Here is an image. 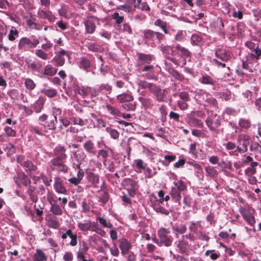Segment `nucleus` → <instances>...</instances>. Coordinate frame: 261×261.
Segmentation results:
<instances>
[{"mask_svg":"<svg viewBox=\"0 0 261 261\" xmlns=\"http://www.w3.org/2000/svg\"><path fill=\"white\" fill-rule=\"evenodd\" d=\"M215 57L223 62H227L230 60L232 54L231 52L224 48H217L215 50Z\"/></svg>","mask_w":261,"mask_h":261,"instance_id":"14","label":"nucleus"},{"mask_svg":"<svg viewBox=\"0 0 261 261\" xmlns=\"http://www.w3.org/2000/svg\"><path fill=\"white\" fill-rule=\"evenodd\" d=\"M83 148L86 153L90 156L96 154V148L94 143L91 140L86 141L83 144Z\"/></svg>","mask_w":261,"mask_h":261,"instance_id":"19","label":"nucleus"},{"mask_svg":"<svg viewBox=\"0 0 261 261\" xmlns=\"http://www.w3.org/2000/svg\"><path fill=\"white\" fill-rule=\"evenodd\" d=\"M86 174L88 180L91 183L93 187H96L99 182V176L93 173L90 170H87Z\"/></svg>","mask_w":261,"mask_h":261,"instance_id":"31","label":"nucleus"},{"mask_svg":"<svg viewBox=\"0 0 261 261\" xmlns=\"http://www.w3.org/2000/svg\"><path fill=\"white\" fill-rule=\"evenodd\" d=\"M204 101L207 103V106H210L212 107H217V101L211 95H206V98L204 99Z\"/></svg>","mask_w":261,"mask_h":261,"instance_id":"58","label":"nucleus"},{"mask_svg":"<svg viewBox=\"0 0 261 261\" xmlns=\"http://www.w3.org/2000/svg\"><path fill=\"white\" fill-rule=\"evenodd\" d=\"M65 57L69 58V54L65 49H61L53 59L55 62L56 66H62L64 65L65 63Z\"/></svg>","mask_w":261,"mask_h":261,"instance_id":"16","label":"nucleus"},{"mask_svg":"<svg viewBox=\"0 0 261 261\" xmlns=\"http://www.w3.org/2000/svg\"><path fill=\"white\" fill-rule=\"evenodd\" d=\"M205 256L210 255V258L213 260H217L220 256V253L219 251H216L215 250H207L205 252Z\"/></svg>","mask_w":261,"mask_h":261,"instance_id":"55","label":"nucleus"},{"mask_svg":"<svg viewBox=\"0 0 261 261\" xmlns=\"http://www.w3.org/2000/svg\"><path fill=\"white\" fill-rule=\"evenodd\" d=\"M77 226L81 231H86L91 230L92 223L89 220H85L83 221L78 222Z\"/></svg>","mask_w":261,"mask_h":261,"instance_id":"45","label":"nucleus"},{"mask_svg":"<svg viewBox=\"0 0 261 261\" xmlns=\"http://www.w3.org/2000/svg\"><path fill=\"white\" fill-rule=\"evenodd\" d=\"M66 150L64 146L60 145L56 146L54 150V154L55 156V158L66 160L67 158Z\"/></svg>","mask_w":261,"mask_h":261,"instance_id":"32","label":"nucleus"},{"mask_svg":"<svg viewBox=\"0 0 261 261\" xmlns=\"http://www.w3.org/2000/svg\"><path fill=\"white\" fill-rule=\"evenodd\" d=\"M143 38L148 42L160 43L165 38V35L159 32H155L151 29H145L143 31Z\"/></svg>","mask_w":261,"mask_h":261,"instance_id":"9","label":"nucleus"},{"mask_svg":"<svg viewBox=\"0 0 261 261\" xmlns=\"http://www.w3.org/2000/svg\"><path fill=\"white\" fill-rule=\"evenodd\" d=\"M174 175L175 181L173 183L174 185L173 187L181 192L186 191L187 189V187L185 183L180 179H178L176 175Z\"/></svg>","mask_w":261,"mask_h":261,"instance_id":"40","label":"nucleus"},{"mask_svg":"<svg viewBox=\"0 0 261 261\" xmlns=\"http://www.w3.org/2000/svg\"><path fill=\"white\" fill-rule=\"evenodd\" d=\"M35 55L43 60H46L48 59V56L47 53L44 52L41 49H38L35 50Z\"/></svg>","mask_w":261,"mask_h":261,"instance_id":"63","label":"nucleus"},{"mask_svg":"<svg viewBox=\"0 0 261 261\" xmlns=\"http://www.w3.org/2000/svg\"><path fill=\"white\" fill-rule=\"evenodd\" d=\"M199 81L202 84L211 86L216 85L217 83V81L214 78L205 73L202 75Z\"/></svg>","mask_w":261,"mask_h":261,"instance_id":"37","label":"nucleus"},{"mask_svg":"<svg viewBox=\"0 0 261 261\" xmlns=\"http://www.w3.org/2000/svg\"><path fill=\"white\" fill-rule=\"evenodd\" d=\"M121 185L124 189L126 190L127 194L131 197H134L139 189L138 181L130 178H125L123 179Z\"/></svg>","mask_w":261,"mask_h":261,"instance_id":"8","label":"nucleus"},{"mask_svg":"<svg viewBox=\"0 0 261 261\" xmlns=\"http://www.w3.org/2000/svg\"><path fill=\"white\" fill-rule=\"evenodd\" d=\"M135 8H137L144 11H149L150 7L146 2H142L141 0L137 1V5L135 6Z\"/></svg>","mask_w":261,"mask_h":261,"instance_id":"57","label":"nucleus"},{"mask_svg":"<svg viewBox=\"0 0 261 261\" xmlns=\"http://www.w3.org/2000/svg\"><path fill=\"white\" fill-rule=\"evenodd\" d=\"M157 233L161 245L166 247H170L172 245L173 238L170 234L171 231L169 228L161 227L158 230Z\"/></svg>","mask_w":261,"mask_h":261,"instance_id":"6","label":"nucleus"},{"mask_svg":"<svg viewBox=\"0 0 261 261\" xmlns=\"http://www.w3.org/2000/svg\"><path fill=\"white\" fill-rule=\"evenodd\" d=\"M65 159L54 158L49 162V169L51 171L57 170L59 172L66 173L68 168L65 164Z\"/></svg>","mask_w":261,"mask_h":261,"instance_id":"11","label":"nucleus"},{"mask_svg":"<svg viewBox=\"0 0 261 261\" xmlns=\"http://www.w3.org/2000/svg\"><path fill=\"white\" fill-rule=\"evenodd\" d=\"M168 71L169 73L173 76L176 80L182 82L185 80L184 75L174 68H169Z\"/></svg>","mask_w":261,"mask_h":261,"instance_id":"48","label":"nucleus"},{"mask_svg":"<svg viewBox=\"0 0 261 261\" xmlns=\"http://www.w3.org/2000/svg\"><path fill=\"white\" fill-rule=\"evenodd\" d=\"M85 46L89 51L93 53H101L103 51V48L97 43L87 42Z\"/></svg>","mask_w":261,"mask_h":261,"instance_id":"34","label":"nucleus"},{"mask_svg":"<svg viewBox=\"0 0 261 261\" xmlns=\"http://www.w3.org/2000/svg\"><path fill=\"white\" fill-rule=\"evenodd\" d=\"M39 43V39L35 35H32L30 37H22L18 41L17 48L21 52L28 51L35 48Z\"/></svg>","mask_w":261,"mask_h":261,"instance_id":"3","label":"nucleus"},{"mask_svg":"<svg viewBox=\"0 0 261 261\" xmlns=\"http://www.w3.org/2000/svg\"><path fill=\"white\" fill-rule=\"evenodd\" d=\"M155 26L160 27L164 32L165 34H168L169 31L167 28V23L161 19H157L154 22Z\"/></svg>","mask_w":261,"mask_h":261,"instance_id":"54","label":"nucleus"},{"mask_svg":"<svg viewBox=\"0 0 261 261\" xmlns=\"http://www.w3.org/2000/svg\"><path fill=\"white\" fill-rule=\"evenodd\" d=\"M250 139V136L246 134H241L237 138V149L233 151L229 152L230 155H238L239 153L243 154L248 150V145Z\"/></svg>","mask_w":261,"mask_h":261,"instance_id":"4","label":"nucleus"},{"mask_svg":"<svg viewBox=\"0 0 261 261\" xmlns=\"http://www.w3.org/2000/svg\"><path fill=\"white\" fill-rule=\"evenodd\" d=\"M154 68V66L152 65H147L143 66L141 69L142 71H148V72L143 74V76L147 80L156 81L158 76L152 71Z\"/></svg>","mask_w":261,"mask_h":261,"instance_id":"21","label":"nucleus"},{"mask_svg":"<svg viewBox=\"0 0 261 261\" xmlns=\"http://www.w3.org/2000/svg\"><path fill=\"white\" fill-rule=\"evenodd\" d=\"M106 108L109 113L113 116L115 117L121 116V113L117 108L112 106L109 104L106 105Z\"/></svg>","mask_w":261,"mask_h":261,"instance_id":"51","label":"nucleus"},{"mask_svg":"<svg viewBox=\"0 0 261 261\" xmlns=\"http://www.w3.org/2000/svg\"><path fill=\"white\" fill-rule=\"evenodd\" d=\"M73 88L75 93L79 94L83 97H85L88 95H90L91 97H96L97 96V93L95 88L80 86L74 83L73 85Z\"/></svg>","mask_w":261,"mask_h":261,"instance_id":"10","label":"nucleus"},{"mask_svg":"<svg viewBox=\"0 0 261 261\" xmlns=\"http://www.w3.org/2000/svg\"><path fill=\"white\" fill-rule=\"evenodd\" d=\"M261 56V49L258 47V45L256 48L253 49L251 54V57L258 60Z\"/></svg>","mask_w":261,"mask_h":261,"instance_id":"64","label":"nucleus"},{"mask_svg":"<svg viewBox=\"0 0 261 261\" xmlns=\"http://www.w3.org/2000/svg\"><path fill=\"white\" fill-rule=\"evenodd\" d=\"M189 229L191 232L195 234L199 240L208 241L210 237L202 231L203 227L200 223V221H190Z\"/></svg>","mask_w":261,"mask_h":261,"instance_id":"7","label":"nucleus"},{"mask_svg":"<svg viewBox=\"0 0 261 261\" xmlns=\"http://www.w3.org/2000/svg\"><path fill=\"white\" fill-rule=\"evenodd\" d=\"M58 200L61 201V205L56 203L50 205V211L54 215L57 216H61L63 214L62 208L64 209L65 205L68 202V199L66 197H59Z\"/></svg>","mask_w":261,"mask_h":261,"instance_id":"13","label":"nucleus"},{"mask_svg":"<svg viewBox=\"0 0 261 261\" xmlns=\"http://www.w3.org/2000/svg\"><path fill=\"white\" fill-rule=\"evenodd\" d=\"M191 44L193 45L201 46L203 44L202 38L198 34H194L191 37Z\"/></svg>","mask_w":261,"mask_h":261,"instance_id":"46","label":"nucleus"},{"mask_svg":"<svg viewBox=\"0 0 261 261\" xmlns=\"http://www.w3.org/2000/svg\"><path fill=\"white\" fill-rule=\"evenodd\" d=\"M26 23L29 28L31 29H35L37 30H41L42 27L40 24L34 22L30 19H28L26 20Z\"/></svg>","mask_w":261,"mask_h":261,"instance_id":"59","label":"nucleus"},{"mask_svg":"<svg viewBox=\"0 0 261 261\" xmlns=\"http://www.w3.org/2000/svg\"><path fill=\"white\" fill-rule=\"evenodd\" d=\"M106 131L110 134L111 137L114 139H117L119 137V133L115 129L107 127Z\"/></svg>","mask_w":261,"mask_h":261,"instance_id":"62","label":"nucleus"},{"mask_svg":"<svg viewBox=\"0 0 261 261\" xmlns=\"http://www.w3.org/2000/svg\"><path fill=\"white\" fill-rule=\"evenodd\" d=\"M25 172L30 176L35 174L37 170V167L31 161L27 160L24 165L22 166Z\"/></svg>","mask_w":261,"mask_h":261,"instance_id":"28","label":"nucleus"},{"mask_svg":"<svg viewBox=\"0 0 261 261\" xmlns=\"http://www.w3.org/2000/svg\"><path fill=\"white\" fill-rule=\"evenodd\" d=\"M41 92L49 98L55 97L57 95V90L53 88H43Z\"/></svg>","mask_w":261,"mask_h":261,"instance_id":"53","label":"nucleus"},{"mask_svg":"<svg viewBox=\"0 0 261 261\" xmlns=\"http://www.w3.org/2000/svg\"><path fill=\"white\" fill-rule=\"evenodd\" d=\"M238 124L241 128L247 130L250 128L251 122L248 119L241 118L239 120Z\"/></svg>","mask_w":261,"mask_h":261,"instance_id":"50","label":"nucleus"},{"mask_svg":"<svg viewBox=\"0 0 261 261\" xmlns=\"http://www.w3.org/2000/svg\"><path fill=\"white\" fill-rule=\"evenodd\" d=\"M79 67L81 69L88 71L91 67V61L85 57H81L79 61Z\"/></svg>","mask_w":261,"mask_h":261,"instance_id":"38","label":"nucleus"},{"mask_svg":"<svg viewBox=\"0 0 261 261\" xmlns=\"http://www.w3.org/2000/svg\"><path fill=\"white\" fill-rule=\"evenodd\" d=\"M117 100L120 103L130 102L134 100V97L131 94L123 93L116 96Z\"/></svg>","mask_w":261,"mask_h":261,"instance_id":"41","label":"nucleus"},{"mask_svg":"<svg viewBox=\"0 0 261 261\" xmlns=\"http://www.w3.org/2000/svg\"><path fill=\"white\" fill-rule=\"evenodd\" d=\"M14 180L15 183L19 187H20L21 184L28 187L31 183L30 178L24 172L17 173V176L14 178Z\"/></svg>","mask_w":261,"mask_h":261,"instance_id":"18","label":"nucleus"},{"mask_svg":"<svg viewBox=\"0 0 261 261\" xmlns=\"http://www.w3.org/2000/svg\"><path fill=\"white\" fill-rule=\"evenodd\" d=\"M119 242L121 253L123 256H125L130 252L129 250L132 247V245L125 238L119 239Z\"/></svg>","mask_w":261,"mask_h":261,"instance_id":"20","label":"nucleus"},{"mask_svg":"<svg viewBox=\"0 0 261 261\" xmlns=\"http://www.w3.org/2000/svg\"><path fill=\"white\" fill-rule=\"evenodd\" d=\"M105 149H100L98 151V155L99 157L101 156L103 159V162L105 163L107 161V158L110 156H113L114 154L113 150L107 146H105Z\"/></svg>","mask_w":261,"mask_h":261,"instance_id":"30","label":"nucleus"},{"mask_svg":"<svg viewBox=\"0 0 261 261\" xmlns=\"http://www.w3.org/2000/svg\"><path fill=\"white\" fill-rule=\"evenodd\" d=\"M78 168L79 169V171L77 172V177H73L68 179V181L74 186H77L80 184L84 176V172L83 170L80 168V165H78Z\"/></svg>","mask_w":261,"mask_h":261,"instance_id":"33","label":"nucleus"},{"mask_svg":"<svg viewBox=\"0 0 261 261\" xmlns=\"http://www.w3.org/2000/svg\"><path fill=\"white\" fill-rule=\"evenodd\" d=\"M45 189L43 185L39 186L38 189H36L33 193L34 197L30 196V199L34 202L36 203L38 200V195H42L45 193Z\"/></svg>","mask_w":261,"mask_h":261,"instance_id":"43","label":"nucleus"},{"mask_svg":"<svg viewBox=\"0 0 261 261\" xmlns=\"http://www.w3.org/2000/svg\"><path fill=\"white\" fill-rule=\"evenodd\" d=\"M137 64L139 66H141L145 64H150L154 59L153 55L150 54H145L142 53H137Z\"/></svg>","mask_w":261,"mask_h":261,"instance_id":"17","label":"nucleus"},{"mask_svg":"<svg viewBox=\"0 0 261 261\" xmlns=\"http://www.w3.org/2000/svg\"><path fill=\"white\" fill-rule=\"evenodd\" d=\"M47 225L52 228L58 229L60 227L59 219L55 216L49 215L47 220Z\"/></svg>","mask_w":261,"mask_h":261,"instance_id":"35","label":"nucleus"},{"mask_svg":"<svg viewBox=\"0 0 261 261\" xmlns=\"http://www.w3.org/2000/svg\"><path fill=\"white\" fill-rule=\"evenodd\" d=\"M24 85L26 88L29 90H34L36 86L34 82L30 78H27L25 80Z\"/></svg>","mask_w":261,"mask_h":261,"instance_id":"61","label":"nucleus"},{"mask_svg":"<svg viewBox=\"0 0 261 261\" xmlns=\"http://www.w3.org/2000/svg\"><path fill=\"white\" fill-rule=\"evenodd\" d=\"M190 246V245L189 243L183 239L179 241L177 245V247L179 249L180 253H186L187 254Z\"/></svg>","mask_w":261,"mask_h":261,"instance_id":"42","label":"nucleus"},{"mask_svg":"<svg viewBox=\"0 0 261 261\" xmlns=\"http://www.w3.org/2000/svg\"><path fill=\"white\" fill-rule=\"evenodd\" d=\"M112 18L115 20V22L117 25H119L124 21V17L119 15L118 12H114L112 15Z\"/></svg>","mask_w":261,"mask_h":261,"instance_id":"60","label":"nucleus"},{"mask_svg":"<svg viewBox=\"0 0 261 261\" xmlns=\"http://www.w3.org/2000/svg\"><path fill=\"white\" fill-rule=\"evenodd\" d=\"M171 53L169 54L173 57H169L167 58L168 60L172 62L174 65L176 66H179V62L175 57H173L176 55H178V51L175 49V46H171L170 50Z\"/></svg>","mask_w":261,"mask_h":261,"instance_id":"49","label":"nucleus"},{"mask_svg":"<svg viewBox=\"0 0 261 261\" xmlns=\"http://www.w3.org/2000/svg\"><path fill=\"white\" fill-rule=\"evenodd\" d=\"M172 228L177 238L179 234H185L187 230L186 225L182 222L175 223Z\"/></svg>","mask_w":261,"mask_h":261,"instance_id":"22","label":"nucleus"},{"mask_svg":"<svg viewBox=\"0 0 261 261\" xmlns=\"http://www.w3.org/2000/svg\"><path fill=\"white\" fill-rule=\"evenodd\" d=\"M202 115L203 114L199 111H192L191 114L187 116V122L191 126L202 128L203 125V122L195 118V116L202 117Z\"/></svg>","mask_w":261,"mask_h":261,"instance_id":"12","label":"nucleus"},{"mask_svg":"<svg viewBox=\"0 0 261 261\" xmlns=\"http://www.w3.org/2000/svg\"><path fill=\"white\" fill-rule=\"evenodd\" d=\"M138 100L145 109H152L154 106L153 100L150 98L139 97Z\"/></svg>","mask_w":261,"mask_h":261,"instance_id":"36","label":"nucleus"},{"mask_svg":"<svg viewBox=\"0 0 261 261\" xmlns=\"http://www.w3.org/2000/svg\"><path fill=\"white\" fill-rule=\"evenodd\" d=\"M139 89H148L149 92L154 95L156 100L159 102H163L166 99V89H162L160 86L153 83L145 80H140L138 84Z\"/></svg>","mask_w":261,"mask_h":261,"instance_id":"2","label":"nucleus"},{"mask_svg":"<svg viewBox=\"0 0 261 261\" xmlns=\"http://www.w3.org/2000/svg\"><path fill=\"white\" fill-rule=\"evenodd\" d=\"M48 116L46 114H43L38 118V122L40 126L31 125L30 130L40 136L45 135L47 130H55L57 128V118L55 116L50 118L49 120Z\"/></svg>","mask_w":261,"mask_h":261,"instance_id":"1","label":"nucleus"},{"mask_svg":"<svg viewBox=\"0 0 261 261\" xmlns=\"http://www.w3.org/2000/svg\"><path fill=\"white\" fill-rule=\"evenodd\" d=\"M205 123L211 132L216 134L219 133V128L221 125V121L216 113L211 112L205 120Z\"/></svg>","mask_w":261,"mask_h":261,"instance_id":"5","label":"nucleus"},{"mask_svg":"<svg viewBox=\"0 0 261 261\" xmlns=\"http://www.w3.org/2000/svg\"><path fill=\"white\" fill-rule=\"evenodd\" d=\"M181 192H179V191L177 190L173 187H172L170 192V194L174 202L180 203V201L181 198Z\"/></svg>","mask_w":261,"mask_h":261,"instance_id":"47","label":"nucleus"},{"mask_svg":"<svg viewBox=\"0 0 261 261\" xmlns=\"http://www.w3.org/2000/svg\"><path fill=\"white\" fill-rule=\"evenodd\" d=\"M69 236L71 239L70 245L72 246H75L77 245V234L76 233H73L72 230L70 229L66 230L65 233H63L61 236V238L66 239Z\"/></svg>","mask_w":261,"mask_h":261,"instance_id":"27","label":"nucleus"},{"mask_svg":"<svg viewBox=\"0 0 261 261\" xmlns=\"http://www.w3.org/2000/svg\"><path fill=\"white\" fill-rule=\"evenodd\" d=\"M18 31L14 27H12L11 29L10 30L8 36L9 40L13 42L16 40L17 38L18 37Z\"/></svg>","mask_w":261,"mask_h":261,"instance_id":"56","label":"nucleus"},{"mask_svg":"<svg viewBox=\"0 0 261 261\" xmlns=\"http://www.w3.org/2000/svg\"><path fill=\"white\" fill-rule=\"evenodd\" d=\"M175 49L178 51V56L187 58L191 57V52L189 50L180 44H177L175 45Z\"/></svg>","mask_w":261,"mask_h":261,"instance_id":"39","label":"nucleus"},{"mask_svg":"<svg viewBox=\"0 0 261 261\" xmlns=\"http://www.w3.org/2000/svg\"><path fill=\"white\" fill-rule=\"evenodd\" d=\"M239 211L242 215L243 219L250 226H253L255 223V218L249 210H247L242 206L239 207Z\"/></svg>","mask_w":261,"mask_h":261,"instance_id":"15","label":"nucleus"},{"mask_svg":"<svg viewBox=\"0 0 261 261\" xmlns=\"http://www.w3.org/2000/svg\"><path fill=\"white\" fill-rule=\"evenodd\" d=\"M54 187L55 191L59 194H66L67 193V189L63 185L61 179L59 177L55 178Z\"/></svg>","mask_w":261,"mask_h":261,"instance_id":"23","label":"nucleus"},{"mask_svg":"<svg viewBox=\"0 0 261 261\" xmlns=\"http://www.w3.org/2000/svg\"><path fill=\"white\" fill-rule=\"evenodd\" d=\"M83 22L85 27L86 33L90 34L94 33L96 28L95 23L89 19H84Z\"/></svg>","mask_w":261,"mask_h":261,"instance_id":"29","label":"nucleus"},{"mask_svg":"<svg viewBox=\"0 0 261 261\" xmlns=\"http://www.w3.org/2000/svg\"><path fill=\"white\" fill-rule=\"evenodd\" d=\"M38 15L40 18L42 19H47L50 22H53L56 19V16L53 13L49 11H44L43 10H39L38 12Z\"/></svg>","mask_w":261,"mask_h":261,"instance_id":"26","label":"nucleus"},{"mask_svg":"<svg viewBox=\"0 0 261 261\" xmlns=\"http://www.w3.org/2000/svg\"><path fill=\"white\" fill-rule=\"evenodd\" d=\"M46 98L42 96H39L38 99L32 106L33 110L36 113H40L44 109Z\"/></svg>","mask_w":261,"mask_h":261,"instance_id":"25","label":"nucleus"},{"mask_svg":"<svg viewBox=\"0 0 261 261\" xmlns=\"http://www.w3.org/2000/svg\"><path fill=\"white\" fill-rule=\"evenodd\" d=\"M47 258V256L41 249L36 250V252L34 254V261H46Z\"/></svg>","mask_w":261,"mask_h":261,"instance_id":"52","label":"nucleus"},{"mask_svg":"<svg viewBox=\"0 0 261 261\" xmlns=\"http://www.w3.org/2000/svg\"><path fill=\"white\" fill-rule=\"evenodd\" d=\"M58 71V69L54 67L50 64H47L44 67L43 75L53 76L55 75Z\"/></svg>","mask_w":261,"mask_h":261,"instance_id":"44","label":"nucleus"},{"mask_svg":"<svg viewBox=\"0 0 261 261\" xmlns=\"http://www.w3.org/2000/svg\"><path fill=\"white\" fill-rule=\"evenodd\" d=\"M96 91L97 92V96L99 93L107 95L112 93V87L108 83H101L98 85L97 89H96Z\"/></svg>","mask_w":261,"mask_h":261,"instance_id":"24","label":"nucleus"}]
</instances>
